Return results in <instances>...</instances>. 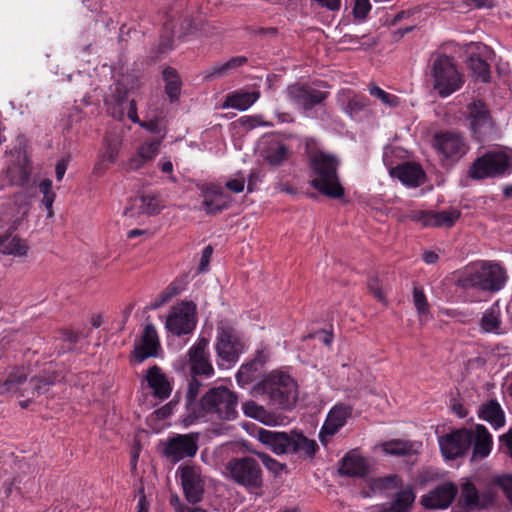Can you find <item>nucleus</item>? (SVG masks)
I'll use <instances>...</instances> for the list:
<instances>
[{
  "mask_svg": "<svg viewBox=\"0 0 512 512\" xmlns=\"http://www.w3.org/2000/svg\"><path fill=\"white\" fill-rule=\"evenodd\" d=\"M238 396L226 386H217L206 391L200 399L198 410L183 418L188 426L199 420L233 421L238 416Z\"/></svg>",
  "mask_w": 512,
  "mask_h": 512,
  "instance_id": "1",
  "label": "nucleus"
},
{
  "mask_svg": "<svg viewBox=\"0 0 512 512\" xmlns=\"http://www.w3.org/2000/svg\"><path fill=\"white\" fill-rule=\"evenodd\" d=\"M253 394L265 397L272 407L289 410L297 402L298 388L290 375L272 371L254 385Z\"/></svg>",
  "mask_w": 512,
  "mask_h": 512,
  "instance_id": "2",
  "label": "nucleus"
},
{
  "mask_svg": "<svg viewBox=\"0 0 512 512\" xmlns=\"http://www.w3.org/2000/svg\"><path fill=\"white\" fill-rule=\"evenodd\" d=\"M507 281L505 269L498 263L482 261L467 267L458 279L464 289L488 292L501 290Z\"/></svg>",
  "mask_w": 512,
  "mask_h": 512,
  "instance_id": "3",
  "label": "nucleus"
},
{
  "mask_svg": "<svg viewBox=\"0 0 512 512\" xmlns=\"http://www.w3.org/2000/svg\"><path fill=\"white\" fill-rule=\"evenodd\" d=\"M338 165L339 160L333 154L318 151L310 156V166L316 175L311 185L331 198H340L344 194L337 174Z\"/></svg>",
  "mask_w": 512,
  "mask_h": 512,
  "instance_id": "4",
  "label": "nucleus"
},
{
  "mask_svg": "<svg viewBox=\"0 0 512 512\" xmlns=\"http://www.w3.org/2000/svg\"><path fill=\"white\" fill-rule=\"evenodd\" d=\"M433 89L441 97H447L463 85V77L454 59L445 54H438L430 67Z\"/></svg>",
  "mask_w": 512,
  "mask_h": 512,
  "instance_id": "5",
  "label": "nucleus"
},
{
  "mask_svg": "<svg viewBox=\"0 0 512 512\" xmlns=\"http://www.w3.org/2000/svg\"><path fill=\"white\" fill-rule=\"evenodd\" d=\"M229 479L247 490L263 486V471L258 461L250 456L230 459L226 464Z\"/></svg>",
  "mask_w": 512,
  "mask_h": 512,
  "instance_id": "6",
  "label": "nucleus"
},
{
  "mask_svg": "<svg viewBox=\"0 0 512 512\" xmlns=\"http://www.w3.org/2000/svg\"><path fill=\"white\" fill-rule=\"evenodd\" d=\"M510 167V158L503 151H491L477 158L468 170L470 178L482 180L504 174Z\"/></svg>",
  "mask_w": 512,
  "mask_h": 512,
  "instance_id": "7",
  "label": "nucleus"
},
{
  "mask_svg": "<svg viewBox=\"0 0 512 512\" xmlns=\"http://www.w3.org/2000/svg\"><path fill=\"white\" fill-rule=\"evenodd\" d=\"M196 305L182 301L173 305L166 317L165 328L175 336L190 334L196 327Z\"/></svg>",
  "mask_w": 512,
  "mask_h": 512,
  "instance_id": "8",
  "label": "nucleus"
},
{
  "mask_svg": "<svg viewBox=\"0 0 512 512\" xmlns=\"http://www.w3.org/2000/svg\"><path fill=\"white\" fill-rule=\"evenodd\" d=\"M433 147L442 160L451 163L459 161L469 150V145L464 137L453 131L436 134L433 139Z\"/></svg>",
  "mask_w": 512,
  "mask_h": 512,
  "instance_id": "9",
  "label": "nucleus"
},
{
  "mask_svg": "<svg viewBox=\"0 0 512 512\" xmlns=\"http://www.w3.org/2000/svg\"><path fill=\"white\" fill-rule=\"evenodd\" d=\"M10 163L7 178L12 185L24 186L28 183L32 171L31 163L25 150V139L19 137L17 145L10 151Z\"/></svg>",
  "mask_w": 512,
  "mask_h": 512,
  "instance_id": "10",
  "label": "nucleus"
},
{
  "mask_svg": "<svg viewBox=\"0 0 512 512\" xmlns=\"http://www.w3.org/2000/svg\"><path fill=\"white\" fill-rule=\"evenodd\" d=\"M196 25L193 17L188 13H176L164 24L165 35L160 40V50L166 52L173 48L176 38L181 39L194 33Z\"/></svg>",
  "mask_w": 512,
  "mask_h": 512,
  "instance_id": "11",
  "label": "nucleus"
},
{
  "mask_svg": "<svg viewBox=\"0 0 512 512\" xmlns=\"http://www.w3.org/2000/svg\"><path fill=\"white\" fill-rule=\"evenodd\" d=\"M472 443L473 432L466 428L452 431L439 438L442 455L450 460L464 456L470 450Z\"/></svg>",
  "mask_w": 512,
  "mask_h": 512,
  "instance_id": "12",
  "label": "nucleus"
},
{
  "mask_svg": "<svg viewBox=\"0 0 512 512\" xmlns=\"http://www.w3.org/2000/svg\"><path fill=\"white\" fill-rule=\"evenodd\" d=\"M201 198L200 210L208 215H215L227 209L231 203V197L223 188L214 183H201L197 185Z\"/></svg>",
  "mask_w": 512,
  "mask_h": 512,
  "instance_id": "13",
  "label": "nucleus"
},
{
  "mask_svg": "<svg viewBox=\"0 0 512 512\" xmlns=\"http://www.w3.org/2000/svg\"><path fill=\"white\" fill-rule=\"evenodd\" d=\"M466 119L470 129L478 140H483L494 131V124L486 105L475 100L467 105Z\"/></svg>",
  "mask_w": 512,
  "mask_h": 512,
  "instance_id": "14",
  "label": "nucleus"
},
{
  "mask_svg": "<svg viewBox=\"0 0 512 512\" xmlns=\"http://www.w3.org/2000/svg\"><path fill=\"white\" fill-rule=\"evenodd\" d=\"M197 440L198 437L193 434H178L167 441L164 454L174 463L194 457L198 450Z\"/></svg>",
  "mask_w": 512,
  "mask_h": 512,
  "instance_id": "15",
  "label": "nucleus"
},
{
  "mask_svg": "<svg viewBox=\"0 0 512 512\" xmlns=\"http://www.w3.org/2000/svg\"><path fill=\"white\" fill-rule=\"evenodd\" d=\"M192 376L210 377L214 368L209 361L208 340L200 338L187 352Z\"/></svg>",
  "mask_w": 512,
  "mask_h": 512,
  "instance_id": "16",
  "label": "nucleus"
},
{
  "mask_svg": "<svg viewBox=\"0 0 512 512\" xmlns=\"http://www.w3.org/2000/svg\"><path fill=\"white\" fill-rule=\"evenodd\" d=\"M163 208L164 203L158 193L143 192L132 200L130 207L124 211V214L132 218L142 215L152 216L159 214Z\"/></svg>",
  "mask_w": 512,
  "mask_h": 512,
  "instance_id": "17",
  "label": "nucleus"
},
{
  "mask_svg": "<svg viewBox=\"0 0 512 512\" xmlns=\"http://www.w3.org/2000/svg\"><path fill=\"white\" fill-rule=\"evenodd\" d=\"M181 484L187 501L196 504L201 501L204 493V481L200 469L194 466L180 468Z\"/></svg>",
  "mask_w": 512,
  "mask_h": 512,
  "instance_id": "18",
  "label": "nucleus"
},
{
  "mask_svg": "<svg viewBox=\"0 0 512 512\" xmlns=\"http://www.w3.org/2000/svg\"><path fill=\"white\" fill-rule=\"evenodd\" d=\"M353 408L350 405L338 403L334 405L319 432V439L322 444H327V437L333 436L339 431L352 415Z\"/></svg>",
  "mask_w": 512,
  "mask_h": 512,
  "instance_id": "19",
  "label": "nucleus"
},
{
  "mask_svg": "<svg viewBox=\"0 0 512 512\" xmlns=\"http://www.w3.org/2000/svg\"><path fill=\"white\" fill-rule=\"evenodd\" d=\"M28 371L24 366L11 368L5 378L0 379V395H17L25 398L24 391H28Z\"/></svg>",
  "mask_w": 512,
  "mask_h": 512,
  "instance_id": "20",
  "label": "nucleus"
},
{
  "mask_svg": "<svg viewBox=\"0 0 512 512\" xmlns=\"http://www.w3.org/2000/svg\"><path fill=\"white\" fill-rule=\"evenodd\" d=\"M457 495V487L451 482H445L421 498L423 506L429 509H446Z\"/></svg>",
  "mask_w": 512,
  "mask_h": 512,
  "instance_id": "21",
  "label": "nucleus"
},
{
  "mask_svg": "<svg viewBox=\"0 0 512 512\" xmlns=\"http://www.w3.org/2000/svg\"><path fill=\"white\" fill-rule=\"evenodd\" d=\"M286 93L290 101L306 110L320 104L326 98V93L298 84L289 86Z\"/></svg>",
  "mask_w": 512,
  "mask_h": 512,
  "instance_id": "22",
  "label": "nucleus"
},
{
  "mask_svg": "<svg viewBox=\"0 0 512 512\" xmlns=\"http://www.w3.org/2000/svg\"><path fill=\"white\" fill-rule=\"evenodd\" d=\"M216 351L223 361L233 363L243 351V345L232 331L222 329L218 331Z\"/></svg>",
  "mask_w": 512,
  "mask_h": 512,
  "instance_id": "23",
  "label": "nucleus"
},
{
  "mask_svg": "<svg viewBox=\"0 0 512 512\" xmlns=\"http://www.w3.org/2000/svg\"><path fill=\"white\" fill-rule=\"evenodd\" d=\"M290 432L257 429L255 438L276 455L288 454Z\"/></svg>",
  "mask_w": 512,
  "mask_h": 512,
  "instance_id": "24",
  "label": "nucleus"
},
{
  "mask_svg": "<svg viewBox=\"0 0 512 512\" xmlns=\"http://www.w3.org/2000/svg\"><path fill=\"white\" fill-rule=\"evenodd\" d=\"M160 346L157 330L151 323L146 324L141 335L140 343L134 348V357L141 363L145 359L156 356Z\"/></svg>",
  "mask_w": 512,
  "mask_h": 512,
  "instance_id": "25",
  "label": "nucleus"
},
{
  "mask_svg": "<svg viewBox=\"0 0 512 512\" xmlns=\"http://www.w3.org/2000/svg\"><path fill=\"white\" fill-rule=\"evenodd\" d=\"M161 139L143 143L126 162L122 164L126 171H137L152 161L159 153Z\"/></svg>",
  "mask_w": 512,
  "mask_h": 512,
  "instance_id": "26",
  "label": "nucleus"
},
{
  "mask_svg": "<svg viewBox=\"0 0 512 512\" xmlns=\"http://www.w3.org/2000/svg\"><path fill=\"white\" fill-rule=\"evenodd\" d=\"M338 472L342 476L364 477L368 473V465L359 451L354 449L341 459Z\"/></svg>",
  "mask_w": 512,
  "mask_h": 512,
  "instance_id": "27",
  "label": "nucleus"
},
{
  "mask_svg": "<svg viewBox=\"0 0 512 512\" xmlns=\"http://www.w3.org/2000/svg\"><path fill=\"white\" fill-rule=\"evenodd\" d=\"M146 381L156 397L167 399L171 395L172 382L159 366L153 365L147 370Z\"/></svg>",
  "mask_w": 512,
  "mask_h": 512,
  "instance_id": "28",
  "label": "nucleus"
},
{
  "mask_svg": "<svg viewBox=\"0 0 512 512\" xmlns=\"http://www.w3.org/2000/svg\"><path fill=\"white\" fill-rule=\"evenodd\" d=\"M121 143L117 139L105 138L103 146L99 152L98 160L94 165L93 173L102 175L108 169L110 164H114L119 156Z\"/></svg>",
  "mask_w": 512,
  "mask_h": 512,
  "instance_id": "29",
  "label": "nucleus"
},
{
  "mask_svg": "<svg viewBox=\"0 0 512 512\" xmlns=\"http://www.w3.org/2000/svg\"><path fill=\"white\" fill-rule=\"evenodd\" d=\"M317 449L315 440L308 439L297 431H290L288 454H296L304 459L313 458Z\"/></svg>",
  "mask_w": 512,
  "mask_h": 512,
  "instance_id": "30",
  "label": "nucleus"
},
{
  "mask_svg": "<svg viewBox=\"0 0 512 512\" xmlns=\"http://www.w3.org/2000/svg\"><path fill=\"white\" fill-rule=\"evenodd\" d=\"M473 432V453L472 459L486 458L493 446L492 435L489 433L484 425L478 424L475 426Z\"/></svg>",
  "mask_w": 512,
  "mask_h": 512,
  "instance_id": "31",
  "label": "nucleus"
},
{
  "mask_svg": "<svg viewBox=\"0 0 512 512\" xmlns=\"http://www.w3.org/2000/svg\"><path fill=\"white\" fill-rule=\"evenodd\" d=\"M29 212V203L15 198L8 203L3 213V221L9 224V229L15 231L22 224Z\"/></svg>",
  "mask_w": 512,
  "mask_h": 512,
  "instance_id": "32",
  "label": "nucleus"
},
{
  "mask_svg": "<svg viewBox=\"0 0 512 512\" xmlns=\"http://www.w3.org/2000/svg\"><path fill=\"white\" fill-rule=\"evenodd\" d=\"M56 382V374L45 370L43 373L33 376L28 381V391H24L25 398L34 399L36 396L46 393Z\"/></svg>",
  "mask_w": 512,
  "mask_h": 512,
  "instance_id": "33",
  "label": "nucleus"
},
{
  "mask_svg": "<svg viewBox=\"0 0 512 512\" xmlns=\"http://www.w3.org/2000/svg\"><path fill=\"white\" fill-rule=\"evenodd\" d=\"M247 58L245 56H235L223 63H215L203 72V79L211 81L228 75L231 71L245 65Z\"/></svg>",
  "mask_w": 512,
  "mask_h": 512,
  "instance_id": "34",
  "label": "nucleus"
},
{
  "mask_svg": "<svg viewBox=\"0 0 512 512\" xmlns=\"http://www.w3.org/2000/svg\"><path fill=\"white\" fill-rule=\"evenodd\" d=\"M391 175L398 178L403 184L416 187L422 182L424 176L421 167L415 163H404L395 167Z\"/></svg>",
  "mask_w": 512,
  "mask_h": 512,
  "instance_id": "35",
  "label": "nucleus"
},
{
  "mask_svg": "<svg viewBox=\"0 0 512 512\" xmlns=\"http://www.w3.org/2000/svg\"><path fill=\"white\" fill-rule=\"evenodd\" d=\"M262 154L269 165L277 167L289 158L290 151L283 142L271 138L267 141V147Z\"/></svg>",
  "mask_w": 512,
  "mask_h": 512,
  "instance_id": "36",
  "label": "nucleus"
},
{
  "mask_svg": "<svg viewBox=\"0 0 512 512\" xmlns=\"http://www.w3.org/2000/svg\"><path fill=\"white\" fill-rule=\"evenodd\" d=\"M29 246L25 240L10 233L0 234V253L14 257L26 256Z\"/></svg>",
  "mask_w": 512,
  "mask_h": 512,
  "instance_id": "37",
  "label": "nucleus"
},
{
  "mask_svg": "<svg viewBox=\"0 0 512 512\" xmlns=\"http://www.w3.org/2000/svg\"><path fill=\"white\" fill-rule=\"evenodd\" d=\"M479 418L488 422L495 429L505 425V414L496 400H490L483 404L478 412Z\"/></svg>",
  "mask_w": 512,
  "mask_h": 512,
  "instance_id": "38",
  "label": "nucleus"
},
{
  "mask_svg": "<svg viewBox=\"0 0 512 512\" xmlns=\"http://www.w3.org/2000/svg\"><path fill=\"white\" fill-rule=\"evenodd\" d=\"M415 501V495L410 487L398 492L390 503L383 504L380 512H409Z\"/></svg>",
  "mask_w": 512,
  "mask_h": 512,
  "instance_id": "39",
  "label": "nucleus"
},
{
  "mask_svg": "<svg viewBox=\"0 0 512 512\" xmlns=\"http://www.w3.org/2000/svg\"><path fill=\"white\" fill-rule=\"evenodd\" d=\"M260 97L259 91L237 92L226 97L222 108H233L240 111L247 110Z\"/></svg>",
  "mask_w": 512,
  "mask_h": 512,
  "instance_id": "40",
  "label": "nucleus"
},
{
  "mask_svg": "<svg viewBox=\"0 0 512 512\" xmlns=\"http://www.w3.org/2000/svg\"><path fill=\"white\" fill-rule=\"evenodd\" d=\"M460 217V211L455 208L433 212L430 211V227H452Z\"/></svg>",
  "mask_w": 512,
  "mask_h": 512,
  "instance_id": "41",
  "label": "nucleus"
},
{
  "mask_svg": "<svg viewBox=\"0 0 512 512\" xmlns=\"http://www.w3.org/2000/svg\"><path fill=\"white\" fill-rule=\"evenodd\" d=\"M184 290L183 280H175L169 284L156 298L150 303L149 309L156 310L165 303L169 302L174 296Z\"/></svg>",
  "mask_w": 512,
  "mask_h": 512,
  "instance_id": "42",
  "label": "nucleus"
},
{
  "mask_svg": "<svg viewBox=\"0 0 512 512\" xmlns=\"http://www.w3.org/2000/svg\"><path fill=\"white\" fill-rule=\"evenodd\" d=\"M163 79L165 81V91L173 102L178 99L180 94L181 81L174 68L167 67L163 70Z\"/></svg>",
  "mask_w": 512,
  "mask_h": 512,
  "instance_id": "43",
  "label": "nucleus"
},
{
  "mask_svg": "<svg viewBox=\"0 0 512 512\" xmlns=\"http://www.w3.org/2000/svg\"><path fill=\"white\" fill-rule=\"evenodd\" d=\"M382 450L387 455L405 456L416 452L414 444L404 440H391L382 444Z\"/></svg>",
  "mask_w": 512,
  "mask_h": 512,
  "instance_id": "44",
  "label": "nucleus"
},
{
  "mask_svg": "<svg viewBox=\"0 0 512 512\" xmlns=\"http://www.w3.org/2000/svg\"><path fill=\"white\" fill-rule=\"evenodd\" d=\"M242 409L243 413L247 417L258 420L264 424L269 425L271 423L270 414L265 410L263 406L257 404L255 401L249 400L244 402L242 404Z\"/></svg>",
  "mask_w": 512,
  "mask_h": 512,
  "instance_id": "45",
  "label": "nucleus"
},
{
  "mask_svg": "<svg viewBox=\"0 0 512 512\" xmlns=\"http://www.w3.org/2000/svg\"><path fill=\"white\" fill-rule=\"evenodd\" d=\"M367 89L369 94L372 97H375L377 100H379L380 103L386 108H395L400 104L399 97L384 91L382 88L375 85L374 83H370Z\"/></svg>",
  "mask_w": 512,
  "mask_h": 512,
  "instance_id": "46",
  "label": "nucleus"
},
{
  "mask_svg": "<svg viewBox=\"0 0 512 512\" xmlns=\"http://www.w3.org/2000/svg\"><path fill=\"white\" fill-rule=\"evenodd\" d=\"M480 326L484 332L498 333L500 329L499 311L495 308L485 311L481 318Z\"/></svg>",
  "mask_w": 512,
  "mask_h": 512,
  "instance_id": "47",
  "label": "nucleus"
},
{
  "mask_svg": "<svg viewBox=\"0 0 512 512\" xmlns=\"http://www.w3.org/2000/svg\"><path fill=\"white\" fill-rule=\"evenodd\" d=\"M201 383L193 376L188 383L185 401L187 414H192L193 410H198L199 404H196V399L199 394Z\"/></svg>",
  "mask_w": 512,
  "mask_h": 512,
  "instance_id": "48",
  "label": "nucleus"
},
{
  "mask_svg": "<svg viewBox=\"0 0 512 512\" xmlns=\"http://www.w3.org/2000/svg\"><path fill=\"white\" fill-rule=\"evenodd\" d=\"M469 67L473 74L482 82H488L490 79V69L488 63L479 56H471Z\"/></svg>",
  "mask_w": 512,
  "mask_h": 512,
  "instance_id": "49",
  "label": "nucleus"
},
{
  "mask_svg": "<svg viewBox=\"0 0 512 512\" xmlns=\"http://www.w3.org/2000/svg\"><path fill=\"white\" fill-rule=\"evenodd\" d=\"M461 497L465 506L471 509L478 508L480 506L478 490L471 482H466L462 485Z\"/></svg>",
  "mask_w": 512,
  "mask_h": 512,
  "instance_id": "50",
  "label": "nucleus"
},
{
  "mask_svg": "<svg viewBox=\"0 0 512 512\" xmlns=\"http://www.w3.org/2000/svg\"><path fill=\"white\" fill-rule=\"evenodd\" d=\"M249 451L255 454L262 461L265 468L275 475L280 474L282 470L285 468L284 464H281L279 461L272 458L267 453L255 451L252 449H250Z\"/></svg>",
  "mask_w": 512,
  "mask_h": 512,
  "instance_id": "51",
  "label": "nucleus"
},
{
  "mask_svg": "<svg viewBox=\"0 0 512 512\" xmlns=\"http://www.w3.org/2000/svg\"><path fill=\"white\" fill-rule=\"evenodd\" d=\"M413 301L419 315L424 316L429 312V304L422 288L414 287Z\"/></svg>",
  "mask_w": 512,
  "mask_h": 512,
  "instance_id": "52",
  "label": "nucleus"
},
{
  "mask_svg": "<svg viewBox=\"0 0 512 512\" xmlns=\"http://www.w3.org/2000/svg\"><path fill=\"white\" fill-rule=\"evenodd\" d=\"M407 218L411 221L421 223L424 227H430V224H427L430 222V211L413 210L407 215Z\"/></svg>",
  "mask_w": 512,
  "mask_h": 512,
  "instance_id": "53",
  "label": "nucleus"
},
{
  "mask_svg": "<svg viewBox=\"0 0 512 512\" xmlns=\"http://www.w3.org/2000/svg\"><path fill=\"white\" fill-rule=\"evenodd\" d=\"M508 501L512 504V475H503L497 481Z\"/></svg>",
  "mask_w": 512,
  "mask_h": 512,
  "instance_id": "54",
  "label": "nucleus"
},
{
  "mask_svg": "<svg viewBox=\"0 0 512 512\" xmlns=\"http://www.w3.org/2000/svg\"><path fill=\"white\" fill-rule=\"evenodd\" d=\"M370 10L371 5L369 0H355V6L353 10L355 17L363 19L367 16Z\"/></svg>",
  "mask_w": 512,
  "mask_h": 512,
  "instance_id": "55",
  "label": "nucleus"
},
{
  "mask_svg": "<svg viewBox=\"0 0 512 512\" xmlns=\"http://www.w3.org/2000/svg\"><path fill=\"white\" fill-rule=\"evenodd\" d=\"M501 449L512 459V428L500 437Z\"/></svg>",
  "mask_w": 512,
  "mask_h": 512,
  "instance_id": "56",
  "label": "nucleus"
},
{
  "mask_svg": "<svg viewBox=\"0 0 512 512\" xmlns=\"http://www.w3.org/2000/svg\"><path fill=\"white\" fill-rule=\"evenodd\" d=\"M162 118L156 117L155 119L139 122V125L151 133H159L161 131Z\"/></svg>",
  "mask_w": 512,
  "mask_h": 512,
  "instance_id": "57",
  "label": "nucleus"
},
{
  "mask_svg": "<svg viewBox=\"0 0 512 512\" xmlns=\"http://www.w3.org/2000/svg\"><path fill=\"white\" fill-rule=\"evenodd\" d=\"M213 249L210 245L206 246L202 252V257L199 263L198 271L200 273L207 271L212 256Z\"/></svg>",
  "mask_w": 512,
  "mask_h": 512,
  "instance_id": "58",
  "label": "nucleus"
},
{
  "mask_svg": "<svg viewBox=\"0 0 512 512\" xmlns=\"http://www.w3.org/2000/svg\"><path fill=\"white\" fill-rule=\"evenodd\" d=\"M368 289L373 293V295L379 300V301H382L384 302L385 301V297H384V294L382 292V289H381V286L379 284V281L378 279L376 278H371L369 281H368Z\"/></svg>",
  "mask_w": 512,
  "mask_h": 512,
  "instance_id": "59",
  "label": "nucleus"
},
{
  "mask_svg": "<svg viewBox=\"0 0 512 512\" xmlns=\"http://www.w3.org/2000/svg\"><path fill=\"white\" fill-rule=\"evenodd\" d=\"M397 481H398V477L396 475L379 478L374 481V488L386 489V488H389L391 485L396 484Z\"/></svg>",
  "mask_w": 512,
  "mask_h": 512,
  "instance_id": "60",
  "label": "nucleus"
},
{
  "mask_svg": "<svg viewBox=\"0 0 512 512\" xmlns=\"http://www.w3.org/2000/svg\"><path fill=\"white\" fill-rule=\"evenodd\" d=\"M250 33L254 36L274 37L277 34V29L274 27H255L250 29Z\"/></svg>",
  "mask_w": 512,
  "mask_h": 512,
  "instance_id": "61",
  "label": "nucleus"
},
{
  "mask_svg": "<svg viewBox=\"0 0 512 512\" xmlns=\"http://www.w3.org/2000/svg\"><path fill=\"white\" fill-rule=\"evenodd\" d=\"M226 188L233 193H241L245 187V181L241 179H232L226 182Z\"/></svg>",
  "mask_w": 512,
  "mask_h": 512,
  "instance_id": "62",
  "label": "nucleus"
},
{
  "mask_svg": "<svg viewBox=\"0 0 512 512\" xmlns=\"http://www.w3.org/2000/svg\"><path fill=\"white\" fill-rule=\"evenodd\" d=\"M126 109H127V116H128V118L132 122L139 124V122H141V121H140V119H139V117L137 115L136 102L134 100L128 101Z\"/></svg>",
  "mask_w": 512,
  "mask_h": 512,
  "instance_id": "63",
  "label": "nucleus"
},
{
  "mask_svg": "<svg viewBox=\"0 0 512 512\" xmlns=\"http://www.w3.org/2000/svg\"><path fill=\"white\" fill-rule=\"evenodd\" d=\"M55 196H56L55 193L49 194V195H43L42 203L45 206V208L47 209V213H48L49 217L53 216L52 205L55 200Z\"/></svg>",
  "mask_w": 512,
  "mask_h": 512,
  "instance_id": "64",
  "label": "nucleus"
}]
</instances>
